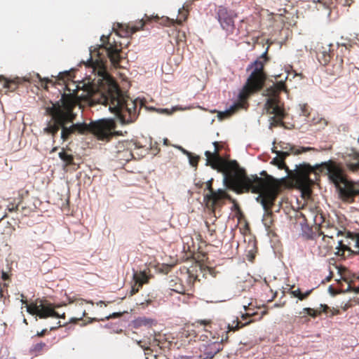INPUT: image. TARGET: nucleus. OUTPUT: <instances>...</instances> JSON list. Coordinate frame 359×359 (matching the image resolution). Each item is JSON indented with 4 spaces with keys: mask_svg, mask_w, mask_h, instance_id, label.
Masks as SVG:
<instances>
[{
    "mask_svg": "<svg viewBox=\"0 0 359 359\" xmlns=\"http://www.w3.org/2000/svg\"><path fill=\"white\" fill-rule=\"evenodd\" d=\"M214 151H206V164L210 165L214 169L223 173V184L228 188H231L237 193L248 191L258 194L255 200L259 203L266 215L270 214V209L273 206L277 196L278 189L287 177H290L294 182L295 184L304 191H308L311 184V180L309 177V173L313 171V168L309 165L302 164L296 165L294 170H289L285 163L284 158L290 153L299 154L311 149L310 147H302V151L294 149L290 144L285 147L281 146V149L273 152L276 156L272 160L271 163L276 165L279 169H285V175L275 179L271 175H266L265 177H258L257 175L248 177L243 172L237 170L233 175L231 172L237 168L238 164L236 161H226L217 155V143L215 142Z\"/></svg>",
    "mask_w": 359,
    "mask_h": 359,
    "instance_id": "f257e3e1",
    "label": "nucleus"
},
{
    "mask_svg": "<svg viewBox=\"0 0 359 359\" xmlns=\"http://www.w3.org/2000/svg\"><path fill=\"white\" fill-rule=\"evenodd\" d=\"M76 100L71 96L63 95L60 102L53 103L46 107V113L51 116V120L47 123L43 130L45 133L54 135L62 128L61 138L65 140L68 136L78 131L80 133L92 132L100 140H105L114 135L121 134L115 131V123L113 119L103 118L87 124L84 122L72 124L69 127L65 125L72 122L76 114L73 109L77 105Z\"/></svg>",
    "mask_w": 359,
    "mask_h": 359,
    "instance_id": "f03ea898",
    "label": "nucleus"
},
{
    "mask_svg": "<svg viewBox=\"0 0 359 359\" xmlns=\"http://www.w3.org/2000/svg\"><path fill=\"white\" fill-rule=\"evenodd\" d=\"M100 55V50L96 55L91 53L90 57L85 62L86 67L89 68L92 73L100 77L98 81L102 80L107 86V93L102 94L99 102L108 106V109L118 117L122 125L131 123L135 117V104L118 90L116 84L107 74L104 62Z\"/></svg>",
    "mask_w": 359,
    "mask_h": 359,
    "instance_id": "7ed1b4c3",
    "label": "nucleus"
},
{
    "mask_svg": "<svg viewBox=\"0 0 359 359\" xmlns=\"http://www.w3.org/2000/svg\"><path fill=\"white\" fill-rule=\"evenodd\" d=\"M321 165L326 170L329 179L334 184L343 201L351 202L355 196H359V182L348 181L339 165L329 161L323 163Z\"/></svg>",
    "mask_w": 359,
    "mask_h": 359,
    "instance_id": "20e7f679",
    "label": "nucleus"
},
{
    "mask_svg": "<svg viewBox=\"0 0 359 359\" xmlns=\"http://www.w3.org/2000/svg\"><path fill=\"white\" fill-rule=\"evenodd\" d=\"M247 69H251L252 72L245 86L239 93V97L241 100H245L250 94L261 89L266 79L263 62L257 60L251 63Z\"/></svg>",
    "mask_w": 359,
    "mask_h": 359,
    "instance_id": "39448f33",
    "label": "nucleus"
},
{
    "mask_svg": "<svg viewBox=\"0 0 359 359\" xmlns=\"http://www.w3.org/2000/svg\"><path fill=\"white\" fill-rule=\"evenodd\" d=\"M283 89L284 83L280 81L267 88L264 93V95L268 97L264 104V109L268 114L274 116L270 119V128H272L273 126L280 122L283 117V109L278 106L277 100L278 93Z\"/></svg>",
    "mask_w": 359,
    "mask_h": 359,
    "instance_id": "423d86ee",
    "label": "nucleus"
},
{
    "mask_svg": "<svg viewBox=\"0 0 359 359\" xmlns=\"http://www.w3.org/2000/svg\"><path fill=\"white\" fill-rule=\"evenodd\" d=\"M22 304H26V311L32 316H36L39 318H65V313L59 314L55 311V309L59 308L60 304H53L46 300L36 299L29 304L22 299Z\"/></svg>",
    "mask_w": 359,
    "mask_h": 359,
    "instance_id": "0eeeda50",
    "label": "nucleus"
},
{
    "mask_svg": "<svg viewBox=\"0 0 359 359\" xmlns=\"http://www.w3.org/2000/svg\"><path fill=\"white\" fill-rule=\"evenodd\" d=\"M342 235L343 232L341 231L334 229L333 233L324 234L323 241L325 243L326 248L328 250L335 248L338 250H341L344 251L348 249V247L347 244L345 243V241L340 238Z\"/></svg>",
    "mask_w": 359,
    "mask_h": 359,
    "instance_id": "6e6552de",
    "label": "nucleus"
},
{
    "mask_svg": "<svg viewBox=\"0 0 359 359\" xmlns=\"http://www.w3.org/2000/svg\"><path fill=\"white\" fill-rule=\"evenodd\" d=\"M101 41H102V44L100 46V50H102L106 53L113 65H118L121 58L119 55L121 48L117 44H112L109 41V36L102 35L101 36Z\"/></svg>",
    "mask_w": 359,
    "mask_h": 359,
    "instance_id": "1a4fd4ad",
    "label": "nucleus"
},
{
    "mask_svg": "<svg viewBox=\"0 0 359 359\" xmlns=\"http://www.w3.org/2000/svg\"><path fill=\"white\" fill-rule=\"evenodd\" d=\"M344 158L350 170L353 171L359 170V154L355 150H348L344 154Z\"/></svg>",
    "mask_w": 359,
    "mask_h": 359,
    "instance_id": "9d476101",
    "label": "nucleus"
},
{
    "mask_svg": "<svg viewBox=\"0 0 359 359\" xmlns=\"http://www.w3.org/2000/svg\"><path fill=\"white\" fill-rule=\"evenodd\" d=\"M218 20L224 29L230 31L233 26L232 17L228 13L227 10L220 7L218 10Z\"/></svg>",
    "mask_w": 359,
    "mask_h": 359,
    "instance_id": "9b49d317",
    "label": "nucleus"
},
{
    "mask_svg": "<svg viewBox=\"0 0 359 359\" xmlns=\"http://www.w3.org/2000/svg\"><path fill=\"white\" fill-rule=\"evenodd\" d=\"M226 193L224 189H219L217 191H213L210 185L209 186V194L207 197L212 201V203H216L219 199L225 197Z\"/></svg>",
    "mask_w": 359,
    "mask_h": 359,
    "instance_id": "f8f14e48",
    "label": "nucleus"
},
{
    "mask_svg": "<svg viewBox=\"0 0 359 359\" xmlns=\"http://www.w3.org/2000/svg\"><path fill=\"white\" fill-rule=\"evenodd\" d=\"M189 109V107H181L179 106L172 107L170 109L168 108H154L153 110L156 111L157 113L165 115H171L172 113L177 111H183Z\"/></svg>",
    "mask_w": 359,
    "mask_h": 359,
    "instance_id": "ddd939ff",
    "label": "nucleus"
},
{
    "mask_svg": "<svg viewBox=\"0 0 359 359\" xmlns=\"http://www.w3.org/2000/svg\"><path fill=\"white\" fill-rule=\"evenodd\" d=\"M86 303H88V302H86L82 299L79 300L76 302V306L80 311V313L79 315V317H77V318H76V317L71 318L69 321V323H76V321L82 319V318L86 316V310L84 309H83V306L84 304H86Z\"/></svg>",
    "mask_w": 359,
    "mask_h": 359,
    "instance_id": "4468645a",
    "label": "nucleus"
},
{
    "mask_svg": "<svg viewBox=\"0 0 359 359\" xmlns=\"http://www.w3.org/2000/svg\"><path fill=\"white\" fill-rule=\"evenodd\" d=\"M240 106V104H234L233 105L231 106L229 109L224 111H217L218 119L221 121L231 116L235 111V110Z\"/></svg>",
    "mask_w": 359,
    "mask_h": 359,
    "instance_id": "2eb2a0df",
    "label": "nucleus"
},
{
    "mask_svg": "<svg viewBox=\"0 0 359 359\" xmlns=\"http://www.w3.org/2000/svg\"><path fill=\"white\" fill-rule=\"evenodd\" d=\"M154 323L155 321L153 319L145 317L138 318L133 321V324L136 327L141 326L151 327Z\"/></svg>",
    "mask_w": 359,
    "mask_h": 359,
    "instance_id": "dca6fc26",
    "label": "nucleus"
},
{
    "mask_svg": "<svg viewBox=\"0 0 359 359\" xmlns=\"http://www.w3.org/2000/svg\"><path fill=\"white\" fill-rule=\"evenodd\" d=\"M147 276L144 272L140 271L133 274V279L139 287H141L144 283L147 281Z\"/></svg>",
    "mask_w": 359,
    "mask_h": 359,
    "instance_id": "f3484780",
    "label": "nucleus"
},
{
    "mask_svg": "<svg viewBox=\"0 0 359 359\" xmlns=\"http://www.w3.org/2000/svg\"><path fill=\"white\" fill-rule=\"evenodd\" d=\"M59 157L66 165L71 164L73 161V156L67 153L64 149L59 152Z\"/></svg>",
    "mask_w": 359,
    "mask_h": 359,
    "instance_id": "a211bd4d",
    "label": "nucleus"
},
{
    "mask_svg": "<svg viewBox=\"0 0 359 359\" xmlns=\"http://www.w3.org/2000/svg\"><path fill=\"white\" fill-rule=\"evenodd\" d=\"M300 317H304L306 315L315 318L317 316V311L311 308H304L299 313Z\"/></svg>",
    "mask_w": 359,
    "mask_h": 359,
    "instance_id": "6ab92c4d",
    "label": "nucleus"
},
{
    "mask_svg": "<svg viewBox=\"0 0 359 359\" xmlns=\"http://www.w3.org/2000/svg\"><path fill=\"white\" fill-rule=\"evenodd\" d=\"M132 144V142L125 141V142H119L116 146L117 152H121L122 150L128 149Z\"/></svg>",
    "mask_w": 359,
    "mask_h": 359,
    "instance_id": "aec40b11",
    "label": "nucleus"
},
{
    "mask_svg": "<svg viewBox=\"0 0 359 359\" xmlns=\"http://www.w3.org/2000/svg\"><path fill=\"white\" fill-rule=\"evenodd\" d=\"M187 158H189V164L191 166H194V167L196 166V165L198 163V157L197 156H194L191 153V155L189 156H187Z\"/></svg>",
    "mask_w": 359,
    "mask_h": 359,
    "instance_id": "412c9836",
    "label": "nucleus"
},
{
    "mask_svg": "<svg viewBox=\"0 0 359 359\" xmlns=\"http://www.w3.org/2000/svg\"><path fill=\"white\" fill-rule=\"evenodd\" d=\"M210 323V320H207V319H203V320H197L194 322V325H209Z\"/></svg>",
    "mask_w": 359,
    "mask_h": 359,
    "instance_id": "4be33fe9",
    "label": "nucleus"
},
{
    "mask_svg": "<svg viewBox=\"0 0 359 359\" xmlns=\"http://www.w3.org/2000/svg\"><path fill=\"white\" fill-rule=\"evenodd\" d=\"M351 241L353 242V246L357 248L359 252V237L351 238Z\"/></svg>",
    "mask_w": 359,
    "mask_h": 359,
    "instance_id": "5701e85b",
    "label": "nucleus"
},
{
    "mask_svg": "<svg viewBox=\"0 0 359 359\" xmlns=\"http://www.w3.org/2000/svg\"><path fill=\"white\" fill-rule=\"evenodd\" d=\"M175 148L179 149L182 154H184L187 156H189L191 155V153L189 151H187L186 149H184L181 146H175Z\"/></svg>",
    "mask_w": 359,
    "mask_h": 359,
    "instance_id": "b1692460",
    "label": "nucleus"
},
{
    "mask_svg": "<svg viewBox=\"0 0 359 359\" xmlns=\"http://www.w3.org/2000/svg\"><path fill=\"white\" fill-rule=\"evenodd\" d=\"M291 294H292L293 297H297L299 299V297H301L302 295V292L299 288L295 290H292L291 292Z\"/></svg>",
    "mask_w": 359,
    "mask_h": 359,
    "instance_id": "393cba45",
    "label": "nucleus"
},
{
    "mask_svg": "<svg viewBox=\"0 0 359 359\" xmlns=\"http://www.w3.org/2000/svg\"><path fill=\"white\" fill-rule=\"evenodd\" d=\"M328 291L332 296H334L337 294L341 293V290L335 291L332 286L328 287Z\"/></svg>",
    "mask_w": 359,
    "mask_h": 359,
    "instance_id": "a878e982",
    "label": "nucleus"
},
{
    "mask_svg": "<svg viewBox=\"0 0 359 359\" xmlns=\"http://www.w3.org/2000/svg\"><path fill=\"white\" fill-rule=\"evenodd\" d=\"M140 287H139L137 285V284H135L133 287H132V289H131V291H130V293H131V295H133V294L136 293L138 290H139V288Z\"/></svg>",
    "mask_w": 359,
    "mask_h": 359,
    "instance_id": "bb28decb",
    "label": "nucleus"
},
{
    "mask_svg": "<svg viewBox=\"0 0 359 359\" xmlns=\"http://www.w3.org/2000/svg\"><path fill=\"white\" fill-rule=\"evenodd\" d=\"M311 290H307L304 293H302V295L301 297H299V300H303L307 296L309 295V294L311 293Z\"/></svg>",
    "mask_w": 359,
    "mask_h": 359,
    "instance_id": "cd10ccee",
    "label": "nucleus"
},
{
    "mask_svg": "<svg viewBox=\"0 0 359 359\" xmlns=\"http://www.w3.org/2000/svg\"><path fill=\"white\" fill-rule=\"evenodd\" d=\"M44 344L43 343H39V344H37L35 347H34V349L35 350H37V351H40L43 348V347L44 346Z\"/></svg>",
    "mask_w": 359,
    "mask_h": 359,
    "instance_id": "c85d7f7f",
    "label": "nucleus"
},
{
    "mask_svg": "<svg viewBox=\"0 0 359 359\" xmlns=\"http://www.w3.org/2000/svg\"><path fill=\"white\" fill-rule=\"evenodd\" d=\"M1 278L4 280H8L9 278V275L5 271H2L1 273Z\"/></svg>",
    "mask_w": 359,
    "mask_h": 359,
    "instance_id": "c756f323",
    "label": "nucleus"
},
{
    "mask_svg": "<svg viewBox=\"0 0 359 359\" xmlns=\"http://www.w3.org/2000/svg\"><path fill=\"white\" fill-rule=\"evenodd\" d=\"M238 325H239V322L238 320H236V326L233 327V325L231 326L230 325H228V329H229V330H234L236 328H237L238 327Z\"/></svg>",
    "mask_w": 359,
    "mask_h": 359,
    "instance_id": "7c9ffc66",
    "label": "nucleus"
},
{
    "mask_svg": "<svg viewBox=\"0 0 359 359\" xmlns=\"http://www.w3.org/2000/svg\"><path fill=\"white\" fill-rule=\"evenodd\" d=\"M339 313V311L338 309H332L331 310V315H332V316L337 315Z\"/></svg>",
    "mask_w": 359,
    "mask_h": 359,
    "instance_id": "2f4dec72",
    "label": "nucleus"
},
{
    "mask_svg": "<svg viewBox=\"0 0 359 359\" xmlns=\"http://www.w3.org/2000/svg\"><path fill=\"white\" fill-rule=\"evenodd\" d=\"M351 290H352L351 285H348L347 288L344 291L341 290V292L345 293V292H350Z\"/></svg>",
    "mask_w": 359,
    "mask_h": 359,
    "instance_id": "473e14b6",
    "label": "nucleus"
},
{
    "mask_svg": "<svg viewBox=\"0 0 359 359\" xmlns=\"http://www.w3.org/2000/svg\"><path fill=\"white\" fill-rule=\"evenodd\" d=\"M320 306L323 308V311L324 312H325V311H326V310H327V309L328 308V307H327V305H325V304H320Z\"/></svg>",
    "mask_w": 359,
    "mask_h": 359,
    "instance_id": "72a5a7b5",
    "label": "nucleus"
},
{
    "mask_svg": "<svg viewBox=\"0 0 359 359\" xmlns=\"http://www.w3.org/2000/svg\"><path fill=\"white\" fill-rule=\"evenodd\" d=\"M353 290L355 294H358L359 293V287L353 288Z\"/></svg>",
    "mask_w": 359,
    "mask_h": 359,
    "instance_id": "f704fd0d",
    "label": "nucleus"
},
{
    "mask_svg": "<svg viewBox=\"0 0 359 359\" xmlns=\"http://www.w3.org/2000/svg\"><path fill=\"white\" fill-rule=\"evenodd\" d=\"M120 313H113L111 315L109 316L107 318H109L111 316H118Z\"/></svg>",
    "mask_w": 359,
    "mask_h": 359,
    "instance_id": "c9c22d12",
    "label": "nucleus"
},
{
    "mask_svg": "<svg viewBox=\"0 0 359 359\" xmlns=\"http://www.w3.org/2000/svg\"><path fill=\"white\" fill-rule=\"evenodd\" d=\"M45 331H46V330H41L40 332L37 333V335L38 336H42L43 334V333L45 332Z\"/></svg>",
    "mask_w": 359,
    "mask_h": 359,
    "instance_id": "e433bc0d",
    "label": "nucleus"
},
{
    "mask_svg": "<svg viewBox=\"0 0 359 359\" xmlns=\"http://www.w3.org/2000/svg\"><path fill=\"white\" fill-rule=\"evenodd\" d=\"M211 182H212V179L208 180V182H207V187H208V189H209V186L210 185L211 186Z\"/></svg>",
    "mask_w": 359,
    "mask_h": 359,
    "instance_id": "4c0bfd02",
    "label": "nucleus"
},
{
    "mask_svg": "<svg viewBox=\"0 0 359 359\" xmlns=\"http://www.w3.org/2000/svg\"><path fill=\"white\" fill-rule=\"evenodd\" d=\"M252 259H253V256H252V255H250V256H249V260H250V261H252Z\"/></svg>",
    "mask_w": 359,
    "mask_h": 359,
    "instance_id": "58836bf2",
    "label": "nucleus"
},
{
    "mask_svg": "<svg viewBox=\"0 0 359 359\" xmlns=\"http://www.w3.org/2000/svg\"><path fill=\"white\" fill-rule=\"evenodd\" d=\"M266 52L265 51L262 54V57H266Z\"/></svg>",
    "mask_w": 359,
    "mask_h": 359,
    "instance_id": "ea45409f",
    "label": "nucleus"
},
{
    "mask_svg": "<svg viewBox=\"0 0 359 359\" xmlns=\"http://www.w3.org/2000/svg\"><path fill=\"white\" fill-rule=\"evenodd\" d=\"M176 291H177V292H179V293H183V292H184V291H183V290H176Z\"/></svg>",
    "mask_w": 359,
    "mask_h": 359,
    "instance_id": "a19ab883",
    "label": "nucleus"
},
{
    "mask_svg": "<svg viewBox=\"0 0 359 359\" xmlns=\"http://www.w3.org/2000/svg\"><path fill=\"white\" fill-rule=\"evenodd\" d=\"M57 327H60V326H61L60 322V321H59V322H57Z\"/></svg>",
    "mask_w": 359,
    "mask_h": 359,
    "instance_id": "79ce46f5",
    "label": "nucleus"
},
{
    "mask_svg": "<svg viewBox=\"0 0 359 359\" xmlns=\"http://www.w3.org/2000/svg\"><path fill=\"white\" fill-rule=\"evenodd\" d=\"M274 306H275V307H278V306H280V305H278V304H274Z\"/></svg>",
    "mask_w": 359,
    "mask_h": 359,
    "instance_id": "37998d69",
    "label": "nucleus"
},
{
    "mask_svg": "<svg viewBox=\"0 0 359 359\" xmlns=\"http://www.w3.org/2000/svg\"><path fill=\"white\" fill-rule=\"evenodd\" d=\"M23 322H24L25 323H26V324H27V320H26V319H24V320H23Z\"/></svg>",
    "mask_w": 359,
    "mask_h": 359,
    "instance_id": "c03bdc74",
    "label": "nucleus"
},
{
    "mask_svg": "<svg viewBox=\"0 0 359 359\" xmlns=\"http://www.w3.org/2000/svg\"><path fill=\"white\" fill-rule=\"evenodd\" d=\"M72 302H73V300L69 299V303H72Z\"/></svg>",
    "mask_w": 359,
    "mask_h": 359,
    "instance_id": "a18cd8bd",
    "label": "nucleus"
},
{
    "mask_svg": "<svg viewBox=\"0 0 359 359\" xmlns=\"http://www.w3.org/2000/svg\"><path fill=\"white\" fill-rule=\"evenodd\" d=\"M137 344H138L139 345H140V341H137Z\"/></svg>",
    "mask_w": 359,
    "mask_h": 359,
    "instance_id": "49530a36",
    "label": "nucleus"
}]
</instances>
